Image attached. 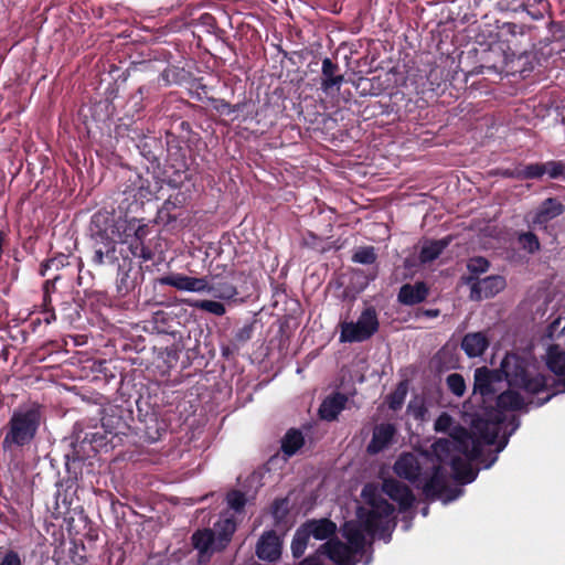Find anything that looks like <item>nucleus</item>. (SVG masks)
Wrapping results in <instances>:
<instances>
[{"label": "nucleus", "instance_id": "nucleus-33", "mask_svg": "<svg viewBox=\"0 0 565 565\" xmlns=\"http://www.w3.org/2000/svg\"><path fill=\"white\" fill-rule=\"evenodd\" d=\"M138 148L140 154L152 166V168H160V158L163 151V145L160 138L145 137L140 140Z\"/></svg>", "mask_w": 565, "mask_h": 565}, {"label": "nucleus", "instance_id": "nucleus-9", "mask_svg": "<svg viewBox=\"0 0 565 565\" xmlns=\"http://www.w3.org/2000/svg\"><path fill=\"white\" fill-rule=\"evenodd\" d=\"M546 365L551 372L557 375L558 380L548 377V388L553 390L551 394H548L544 398H537L535 405L537 407L543 406L551 398L559 392H565V351L559 348L557 344H552L547 349L546 353Z\"/></svg>", "mask_w": 565, "mask_h": 565}, {"label": "nucleus", "instance_id": "nucleus-47", "mask_svg": "<svg viewBox=\"0 0 565 565\" xmlns=\"http://www.w3.org/2000/svg\"><path fill=\"white\" fill-rule=\"evenodd\" d=\"M135 288V281L130 278L129 270H122L118 266V276L116 280L117 294L120 297L127 296Z\"/></svg>", "mask_w": 565, "mask_h": 565}, {"label": "nucleus", "instance_id": "nucleus-41", "mask_svg": "<svg viewBox=\"0 0 565 565\" xmlns=\"http://www.w3.org/2000/svg\"><path fill=\"white\" fill-rule=\"evenodd\" d=\"M288 503L289 502L287 498H278L274 500L271 504V515L275 526H279L286 522V519L289 514Z\"/></svg>", "mask_w": 565, "mask_h": 565}, {"label": "nucleus", "instance_id": "nucleus-11", "mask_svg": "<svg viewBox=\"0 0 565 565\" xmlns=\"http://www.w3.org/2000/svg\"><path fill=\"white\" fill-rule=\"evenodd\" d=\"M93 228H98L104 237H109L116 243H125V231L129 226L127 216H116L114 213L97 212L90 222Z\"/></svg>", "mask_w": 565, "mask_h": 565}, {"label": "nucleus", "instance_id": "nucleus-45", "mask_svg": "<svg viewBox=\"0 0 565 565\" xmlns=\"http://www.w3.org/2000/svg\"><path fill=\"white\" fill-rule=\"evenodd\" d=\"M225 501L228 508L232 509L235 513H243L247 503V498L241 490L233 489L226 493Z\"/></svg>", "mask_w": 565, "mask_h": 565}, {"label": "nucleus", "instance_id": "nucleus-26", "mask_svg": "<svg viewBox=\"0 0 565 565\" xmlns=\"http://www.w3.org/2000/svg\"><path fill=\"white\" fill-rule=\"evenodd\" d=\"M343 82L344 76L340 73L339 64L330 57H324L322 60L320 88L328 94L333 89L339 90Z\"/></svg>", "mask_w": 565, "mask_h": 565}, {"label": "nucleus", "instance_id": "nucleus-37", "mask_svg": "<svg viewBox=\"0 0 565 565\" xmlns=\"http://www.w3.org/2000/svg\"><path fill=\"white\" fill-rule=\"evenodd\" d=\"M449 239H436L426 243L419 252V260L422 264L430 263L437 259L444 249L448 246Z\"/></svg>", "mask_w": 565, "mask_h": 565}, {"label": "nucleus", "instance_id": "nucleus-22", "mask_svg": "<svg viewBox=\"0 0 565 565\" xmlns=\"http://www.w3.org/2000/svg\"><path fill=\"white\" fill-rule=\"evenodd\" d=\"M210 295L222 300L234 299L238 295L234 285V273L227 271L224 276L212 273Z\"/></svg>", "mask_w": 565, "mask_h": 565}, {"label": "nucleus", "instance_id": "nucleus-59", "mask_svg": "<svg viewBox=\"0 0 565 565\" xmlns=\"http://www.w3.org/2000/svg\"><path fill=\"white\" fill-rule=\"evenodd\" d=\"M547 175L551 179H564L565 180V162L562 160L547 161Z\"/></svg>", "mask_w": 565, "mask_h": 565}, {"label": "nucleus", "instance_id": "nucleus-40", "mask_svg": "<svg viewBox=\"0 0 565 565\" xmlns=\"http://www.w3.org/2000/svg\"><path fill=\"white\" fill-rule=\"evenodd\" d=\"M310 537L306 533V531L300 525L294 535V539L291 541V553L295 558H300L308 546Z\"/></svg>", "mask_w": 565, "mask_h": 565}, {"label": "nucleus", "instance_id": "nucleus-36", "mask_svg": "<svg viewBox=\"0 0 565 565\" xmlns=\"http://www.w3.org/2000/svg\"><path fill=\"white\" fill-rule=\"evenodd\" d=\"M456 444L452 439L439 438L431 445L433 454L436 456L439 465L449 463L450 458L458 456L455 454Z\"/></svg>", "mask_w": 565, "mask_h": 565}, {"label": "nucleus", "instance_id": "nucleus-34", "mask_svg": "<svg viewBox=\"0 0 565 565\" xmlns=\"http://www.w3.org/2000/svg\"><path fill=\"white\" fill-rule=\"evenodd\" d=\"M495 406L492 409H500L502 414L505 411H526V404L522 395L515 391L508 390L499 394L494 401Z\"/></svg>", "mask_w": 565, "mask_h": 565}, {"label": "nucleus", "instance_id": "nucleus-46", "mask_svg": "<svg viewBox=\"0 0 565 565\" xmlns=\"http://www.w3.org/2000/svg\"><path fill=\"white\" fill-rule=\"evenodd\" d=\"M522 181L541 179L544 174H547V161L544 163H529L525 166L521 164Z\"/></svg>", "mask_w": 565, "mask_h": 565}, {"label": "nucleus", "instance_id": "nucleus-64", "mask_svg": "<svg viewBox=\"0 0 565 565\" xmlns=\"http://www.w3.org/2000/svg\"><path fill=\"white\" fill-rule=\"evenodd\" d=\"M548 31L555 40L565 39V22L551 20Z\"/></svg>", "mask_w": 565, "mask_h": 565}, {"label": "nucleus", "instance_id": "nucleus-23", "mask_svg": "<svg viewBox=\"0 0 565 565\" xmlns=\"http://www.w3.org/2000/svg\"><path fill=\"white\" fill-rule=\"evenodd\" d=\"M422 489L429 501H435L445 492L451 491L447 486L446 472L440 465L434 466L431 476L424 482Z\"/></svg>", "mask_w": 565, "mask_h": 565}, {"label": "nucleus", "instance_id": "nucleus-14", "mask_svg": "<svg viewBox=\"0 0 565 565\" xmlns=\"http://www.w3.org/2000/svg\"><path fill=\"white\" fill-rule=\"evenodd\" d=\"M136 405L138 408V420L139 426L137 429L143 434V437L149 443L158 441L163 434L167 431V424L164 420L159 419L158 414L154 409L146 411L141 405V401L137 399Z\"/></svg>", "mask_w": 565, "mask_h": 565}, {"label": "nucleus", "instance_id": "nucleus-42", "mask_svg": "<svg viewBox=\"0 0 565 565\" xmlns=\"http://www.w3.org/2000/svg\"><path fill=\"white\" fill-rule=\"evenodd\" d=\"M163 286L174 287L178 290H190L191 277L183 274H170L160 278Z\"/></svg>", "mask_w": 565, "mask_h": 565}, {"label": "nucleus", "instance_id": "nucleus-49", "mask_svg": "<svg viewBox=\"0 0 565 565\" xmlns=\"http://www.w3.org/2000/svg\"><path fill=\"white\" fill-rule=\"evenodd\" d=\"M343 535L353 547L362 548L364 546L365 536L360 526L347 524Z\"/></svg>", "mask_w": 565, "mask_h": 565}, {"label": "nucleus", "instance_id": "nucleus-38", "mask_svg": "<svg viewBox=\"0 0 565 565\" xmlns=\"http://www.w3.org/2000/svg\"><path fill=\"white\" fill-rule=\"evenodd\" d=\"M303 444L305 438L302 433L299 429L291 428L285 434L281 440V450L286 456L291 457L303 446Z\"/></svg>", "mask_w": 565, "mask_h": 565}, {"label": "nucleus", "instance_id": "nucleus-54", "mask_svg": "<svg viewBox=\"0 0 565 565\" xmlns=\"http://www.w3.org/2000/svg\"><path fill=\"white\" fill-rule=\"evenodd\" d=\"M489 267V260L482 256L471 257L467 263V268L470 273L469 276L478 277L480 274L486 273Z\"/></svg>", "mask_w": 565, "mask_h": 565}, {"label": "nucleus", "instance_id": "nucleus-4", "mask_svg": "<svg viewBox=\"0 0 565 565\" xmlns=\"http://www.w3.org/2000/svg\"><path fill=\"white\" fill-rule=\"evenodd\" d=\"M102 427L104 433L99 436L105 438L106 447L114 449L121 445L122 438L131 431L134 413L128 402L124 404H108L102 411Z\"/></svg>", "mask_w": 565, "mask_h": 565}, {"label": "nucleus", "instance_id": "nucleus-53", "mask_svg": "<svg viewBox=\"0 0 565 565\" xmlns=\"http://www.w3.org/2000/svg\"><path fill=\"white\" fill-rule=\"evenodd\" d=\"M406 394H407L406 385L404 383H399L397 388L387 396L388 407L392 411L401 409L404 404Z\"/></svg>", "mask_w": 565, "mask_h": 565}, {"label": "nucleus", "instance_id": "nucleus-30", "mask_svg": "<svg viewBox=\"0 0 565 565\" xmlns=\"http://www.w3.org/2000/svg\"><path fill=\"white\" fill-rule=\"evenodd\" d=\"M348 396L335 392L323 399L319 407V416L328 422L335 420L339 414L345 408Z\"/></svg>", "mask_w": 565, "mask_h": 565}, {"label": "nucleus", "instance_id": "nucleus-15", "mask_svg": "<svg viewBox=\"0 0 565 565\" xmlns=\"http://www.w3.org/2000/svg\"><path fill=\"white\" fill-rule=\"evenodd\" d=\"M92 230V238L94 241L93 244V255L92 263L95 266H102L105 264H115L119 260L116 249V242L109 237H104L103 233H99L98 228Z\"/></svg>", "mask_w": 565, "mask_h": 565}, {"label": "nucleus", "instance_id": "nucleus-2", "mask_svg": "<svg viewBox=\"0 0 565 565\" xmlns=\"http://www.w3.org/2000/svg\"><path fill=\"white\" fill-rule=\"evenodd\" d=\"M499 370L510 386L529 394H539L548 388V377L535 372L534 366L516 353H507Z\"/></svg>", "mask_w": 565, "mask_h": 565}, {"label": "nucleus", "instance_id": "nucleus-43", "mask_svg": "<svg viewBox=\"0 0 565 565\" xmlns=\"http://www.w3.org/2000/svg\"><path fill=\"white\" fill-rule=\"evenodd\" d=\"M70 265V255L57 253L55 256L44 260L41 266L39 274L44 277L46 275V271L51 268H54L56 270L62 269Z\"/></svg>", "mask_w": 565, "mask_h": 565}, {"label": "nucleus", "instance_id": "nucleus-62", "mask_svg": "<svg viewBox=\"0 0 565 565\" xmlns=\"http://www.w3.org/2000/svg\"><path fill=\"white\" fill-rule=\"evenodd\" d=\"M0 565H22V559L17 551L7 550L0 553Z\"/></svg>", "mask_w": 565, "mask_h": 565}, {"label": "nucleus", "instance_id": "nucleus-21", "mask_svg": "<svg viewBox=\"0 0 565 565\" xmlns=\"http://www.w3.org/2000/svg\"><path fill=\"white\" fill-rule=\"evenodd\" d=\"M452 441L456 444L455 454H462L469 460H477L482 455L481 441L462 427L452 435Z\"/></svg>", "mask_w": 565, "mask_h": 565}, {"label": "nucleus", "instance_id": "nucleus-48", "mask_svg": "<svg viewBox=\"0 0 565 565\" xmlns=\"http://www.w3.org/2000/svg\"><path fill=\"white\" fill-rule=\"evenodd\" d=\"M191 306L195 309L213 313L215 316H223L226 312L225 306L215 300H209V299H202V300H195L191 303Z\"/></svg>", "mask_w": 565, "mask_h": 565}, {"label": "nucleus", "instance_id": "nucleus-50", "mask_svg": "<svg viewBox=\"0 0 565 565\" xmlns=\"http://www.w3.org/2000/svg\"><path fill=\"white\" fill-rule=\"evenodd\" d=\"M351 259L356 264L372 265L376 262L377 255L374 246H363L353 253Z\"/></svg>", "mask_w": 565, "mask_h": 565}, {"label": "nucleus", "instance_id": "nucleus-5", "mask_svg": "<svg viewBox=\"0 0 565 565\" xmlns=\"http://www.w3.org/2000/svg\"><path fill=\"white\" fill-rule=\"evenodd\" d=\"M99 433L86 434L84 439L71 444V449L65 454V469L67 478L64 480L70 489L83 473L85 461L97 454L99 449L106 448L105 438Z\"/></svg>", "mask_w": 565, "mask_h": 565}, {"label": "nucleus", "instance_id": "nucleus-19", "mask_svg": "<svg viewBox=\"0 0 565 565\" xmlns=\"http://www.w3.org/2000/svg\"><path fill=\"white\" fill-rule=\"evenodd\" d=\"M397 429L394 424L381 423L374 426L370 443L366 446L369 455H377L387 449L394 441Z\"/></svg>", "mask_w": 565, "mask_h": 565}, {"label": "nucleus", "instance_id": "nucleus-3", "mask_svg": "<svg viewBox=\"0 0 565 565\" xmlns=\"http://www.w3.org/2000/svg\"><path fill=\"white\" fill-rule=\"evenodd\" d=\"M62 277L60 275L47 279L42 286L41 312L44 315V322L50 324L56 321L55 310L58 308L63 319L73 321L78 317V309L75 302L73 289H62L57 287Z\"/></svg>", "mask_w": 565, "mask_h": 565}, {"label": "nucleus", "instance_id": "nucleus-56", "mask_svg": "<svg viewBox=\"0 0 565 565\" xmlns=\"http://www.w3.org/2000/svg\"><path fill=\"white\" fill-rule=\"evenodd\" d=\"M253 329V324H246L235 332L231 343L235 351H237L241 345H243L244 343L252 339Z\"/></svg>", "mask_w": 565, "mask_h": 565}, {"label": "nucleus", "instance_id": "nucleus-55", "mask_svg": "<svg viewBox=\"0 0 565 565\" xmlns=\"http://www.w3.org/2000/svg\"><path fill=\"white\" fill-rule=\"evenodd\" d=\"M188 200V195L184 192L179 191L174 195H170L161 206V213H166L168 210L172 212L177 209H182Z\"/></svg>", "mask_w": 565, "mask_h": 565}, {"label": "nucleus", "instance_id": "nucleus-7", "mask_svg": "<svg viewBox=\"0 0 565 565\" xmlns=\"http://www.w3.org/2000/svg\"><path fill=\"white\" fill-rule=\"evenodd\" d=\"M532 29L525 24L497 21L495 40L505 43L512 55H522L531 44L530 32Z\"/></svg>", "mask_w": 565, "mask_h": 565}, {"label": "nucleus", "instance_id": "nucleus-32", "mask_svg": "<svg viewBox=\"0 0 565 565\" xmlns=\"http://www.w3.org/2000/svg\"><path fill=\"white\" fill-rule=\"evenodd\" d=\"M471 461L472 460H469V458H462L459 455L450 458L449 465L452 471V477L457 482L467 484L475 481L478 476V471L472 468Z\"/></svg>", "mask_w": 565, "mask_h": 565}, {"label": "nucleus", "instance_id": "nucleus-58", "mask_svg": "<svg viewBox=\"0 0 565 565\" xmlns=\"http://www.w3.org/2000/svg\"><path fill=\"white\" fill-rule=\"evenodd\" d=\"M211 277H212V273H210L206 276L200 277V278L191 277L189 291L210 294Z\"/></svg>", "mask_w": 565, "mask_h": 565}, {"label": "nucleus", "instance_id": "nucleus-28", "mask_svg": "<svg viewBox=\"0 0 565 565\" xmlns=\"http://www.w3.org/2000/svg\"><path fill=\"white\" fill-rule=\"evenodd\" d=\"M429 287L425 281L404 284L397 294V300L404 306H415L427 299Z\"/></svg>", "mask_w": 565, "mask_h": 565}, {"label": "nucleus", "instance_id": "nucleus-25", "mask_svg": "<svg viewBox=\"0 0 565 565\" xmlns=\"http://www.w3.org/2000/svg\"><path fill=\"white\" fill-rule=\"evenodd\" d=\"M301 526L309 537L318 541H329L335 537L338 529L337 524L328 518L310 519L302 523Z\"/></svg>", "mask_w": 565, "mask_h": 565}, {"label": "nucleus", "instance_id": "nucleus-6", "mask_svg": "<svg viewBox=\"0 0 565 565\" xmlns=\"http://www.w3.org/2000/svg\"><path fill=\"white\" fill-rule=\"evenodd\" d=\"M380 322L374 307L365 308L356 322L341 324L340 342H363L371 339L379 331Z\"/></svg>", "mask_w": 565, "mask_h": 565}, {"label": "nucleus", "instance_id": "nucleus-20", "mask_svg": "<svg viewBox=\"0 0 565 565\" xmlns=\"http://www.w3.org/2000/svg\"><path fill=\"white\" fill-rule=\"evenodd\" d=\"M282 542L274 530L264 532L257 544L256 555L259 559L266 562H276L281 556Z\"/></svg>", "mask_w": 565, "mask_h": 565}, {"label": "nucleus", "instance_id": "nucleus-18", "mask_svg": "<svg viewBox=\"0 0 565 565\" xmlns=\"http://www.w3.org/2000/svg\"><path fill=\"white\" fill-rule=\"evenodd\" d=\"M565 212V205L556 198L545 199L530 221L531 227L547 228V224Z\"/></svg>", "mask_w": 565, "mask_h": 565}, {"label": "nucleus", "instance_id": "nucleus-13", "mask_svg": "<svg viewBox=\"0 0 565 565\" xmlns=\"http://www.w3.org/2000/svg\"><path fill=\"white\" fill-rule=\"evenodd\" d=\"M465 282L470 286V299L481 300L494 297L505 287V279L502 276H489L479 279L475 276L463 278Z\"/></svg>", "mask_w": 565, "mask_h": 565}, {"label": "nucleus", "instance_id": "nucleus-31", "mask_svg": "<svg viewBox=\"0 0 565 565\" xmlns=\"http://www.w3.org/2000/svg\"><path fill=\"white\" fill-rule=\"evenodd\" d=\"M490 344L489 338L482 331L469 332L461 340V349L468 358L481 356Z\"/></svg>", "mask_w": 565, "mask_h": 565}, {"label": "nucleus", "instance_id": "nucleus-57", "mask_svg": "<svg viewBox=\"0 0 565 565\" xmlns=\"http://www.w3.org/2000/svg\"><path fill=\"white\" fill-rule=\"evenodd\" d=\"M169 316L164 312H157L153 318L154 329L159 333L171 334L175 337L177 331L168 323Z\"/></svg>", "mask_w": 565, "mask_h": 565}, {"label": "nucleus", "instance_id": "nucleus-17", "mask_svg": "<svg viewBox=\"0 0 565 565\" xmlns=\"http://www.w3.org/2000/svg\"><path fill=\"white\" fill-rule=\"evenodd\" d=\"M158 179L172 189H180L190 180L188 160L172 161L166 159V166Z\"/></svg>", "mask_w": 565, "mask_h": 565}, {"label": "nucleus", "instance_id": "nucleus-29", "mask_svg": "<svg viewBox=\"0 0 565 565\" xmlns=\"http://www.w3.org/2000/svg\"><path fill=\"white\" fill-rule=\"evenodd\" d=\"M148 234V224L141 223V220H138L137 226L134 230V238L129 242V250L134 257L143 260H150L152 258L151 249L145 245V238Z\"/></svg>", "mask_w": 565, "mask_h": 565}, {"label": "nucleus", "instance_id": "nucleus-16", "mask_svg": "<svg viewBox=\"0 0 565 565\" xmlns=\"http://www.w3.org/2000/svg\"><path fill=\"white\" fill-rule=\"evenodd\" d=\"M382 492L398 504L401 512L408 511L415 502V495L411 488L395 478L383 479Z\"/></svg>", "mask_w": 565, "mask_h": 565}, {"label": "nucleus", "instance_id": "nucleus-8", "mask_svg": "<svg viewBox=\"0 0 565 565\" xmlns=\"http://www.w3.org/2000/svg\"><path fill=\"white\" fill-rule=\"evenodd\" d=\"M504 420L505 415L500 409L486 408L483 415L476 414L472 418V435L481 441V445H494Z\"/></svg>", "mask_w": 565, "mask_h": 565}, {"label": "nucleus", "instance_id": "nucleus-35", "mask_svg": "<svg viewBox=\"0 0 565 565\" xmlns=\"http://www.w3.org/2000/svg\"><path fill=\"white\" fill-rule=\"evenodd\" d=\"M167 159L172 161L188 160L186 149L191 143L177 138L172 131H166Z\"/></svg>", "mask_w": 565, "mask_h": 565}, {"label": "nucleus", "instance_id": "nucleus-1", "mask_svg": "<svg viewBox=\"0 0 565 565\" xmlns=\"http://www.w3.org/2000/svg\"><path fill=\"white\" fill-rule=\"evenodd\" d=\"M42 422L41 407L38 404L20 406L13 411L3 427L2 449L14 452L29 447L36 437Z\"/></svg>", "mask_w": 565, "mask_h": 565}, {"label": "nucleus", "instance_id": "nucleus-24", "mask_svg": "<svg viewBox=\"0 0 565 565\" xmlns=\"http://www.w3.org/2000/svg\"><path fill=\"white\" fill-rule=\"evenodd\" d=\"M394 472L402 479H405L418 487L417 481L420 476V465L417 458L411 452L402 454L393 466Z\"/></svg>", "mask_w": 565, "mask_h": 565}, {"label": "nucleus", "instance_id": "nucleus-10", "mask_svg": "<svg viewBox=\"0 0 565 565\" xmlns=\"http://www.w3.org/2000/svg\"><path fill=\"white\" fill-rule=\"evenodd\" d=\"M503 376L500 370H492L487 366H480L473 373L472 397L480 396L483 403L492 402L499 395L497 385L501 383Z\"/></svg>", "mask_w": 565, "mask_h": 565}, {"label": "nucleus", "instance_id": "nucleus-39", "mask_svg": "<svg viewBox=\"0 0 565 565\" xmlns=\"http://www.w3.org/2000/svg\"><path fill=\"white\" fill-rule=\"evenodd\" d=\"M192 544L200 555L209 552L215 542V533L211 529L198 530L192 534Z\"/></svg>", "mask_w": 565, "mask_h": 565}, {"label": "nucleus", "instance_id": "nucleus-61", "mask_svg": "<svg viewBox=\"0 0 565 565\" xmlns=\"http://www.w3.org/2000/svg\"><path fill=\"white\" fill-rule=\"evenodd\" d=\"M454 424V418L446 412H443L435 420L434 428L437 433H447Z\"/></svg>", "mask_w": 565, "mask_h": 565}, {"label": "nucleus", "instance_id": "nucleus-12", "mask_svg": "<svg viewBox=\"0 0 565 565\" xmlns=\"http://www.w3.org/2000/svg\"><path fill=\"white\" fill-rule=\"evenodd\" d=\"M371 510L366 511L365 514H359L364 530L374 534L382 527V521L393 515L395 508L386 499L381 497H373L369 501Z\"/></svg>", "mask_w": 565, "mask_h": 565}, {"label": "nucleus", "instance_id": "nucleus-60", "mask_svg": "<svg viewBox=\"0 0 565 565\" xmlns=\"http://www.w3.org/2000/svg\"><path fill=\"white\" fill-rule=\"evenodd\" d=\"M236 530V524L233 520H225L224 524L218 532V539L223 543V546H225L232 539L234 532Z\"/></svg>", "mask_w": 565, "mask_h": 565}, {"label": "nucleus", "instance_id": "nucleus-44", "mask_svg": "<svg viewBox=\"0 0 565 565\" xmlns=\"http://www.w3.org/2000/svg\"><path fill=\"white\" fill-rule=\"evenodd\" d=\"M447 390L457 397H462L467 391L466 381L460 373H450L446 377Z\"/></svg>", "mask_w": 565, "mask_h": 565}, {"label": "nucleus", "instance_id": "nucleus-52", "mask_svg": "<svg viewBox=\"0 0 565 565\" xmlns=\"http://www.w3.org/2000/svg\"><path fill=\"white\" fill-rule=\"evenodd\" d=\"M518 242L521 247L530 254H534L541 248L539 237L533 232H524L519 234Z\"/></svg>", "mask_w": 565, "mask_h": 565}, {"label": "nucleus", "instance_id": "nucleus-27", "mask_svg": "<svg viewBox=\"0 0 565 565\" xmlns=\"http://www.w3.org/2000/svg\"><path fill=\"white\" fill-rule=\"evenodd\" d=\"M315 555H319V559H321L322 556H326L337 565H348L350 551L344 543L337 537H333L320 545Z\"/></svg>", "mask_w": 565, "mask_h": 565}, {"label": "nucleus", "instance_id": "nucleus-63", "mask_svg": "<svg viewBox=\"0 0 565 565\" xmlns=\"http://www.w3.org/2000/svg\"><path fill=\"white\" fill-rule=\"evenodd\" d=\"M206 102L212 104L213 108L221 115H230L231 103L226 102L223 98H215L213 96H207Z\"/></svg>", "mask_w": 565, "mask_h": 565}, {"label": "nucleus", "instance_id": "nucleus-51", "mask_svg": "<svg viewBox=\"0 0 565 565\" xmlns=\"http://www.w3.org/2000/svg\"><path fill=\"white\" fill-rule=\"evenodd\" d=\"M169 131H172V134L177 138L181 139V141L184 140L189 143H194L198 136L193 131L191 124L186 120H181L174 126V128L170 129Z\"/></svg>", "mask_w": 565, "mask_h": 565}]
</instances>
